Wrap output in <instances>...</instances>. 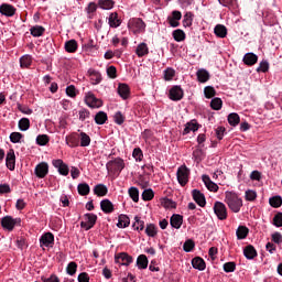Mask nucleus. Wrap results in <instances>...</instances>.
<instances>
[{
    "label": "nucleus",
    "mask_w": 282,
    "mask_h": 282,
    "mask_svg": "<svg viewBox=\"0 0 282 282\" xmlns=\"http://www.w3.org/2000/svg\"><path fill=\"white\" fill-rule=\"evenodd\" d=\"M224 202L231 213H239L243 206V199L237 193L230 191L225 192Z\"/></svg>",
    "instance_id": "nucleus-1"
},
{
    "label": "nucleus",
    "mask_w": 282,
    "mask_h": 282,
    "mask_svg": "<svg viewBox=\"0 0 282 282\" xmlns=\"http://www.w3.org/2000/svg\"><path fill=\"white\" fill-rule=\"evenodd\" d=\"M128 29L132 34H144L147 32V23L141 18H132L128 21Z\"/></svg>",
    "instance_id": "nucleus-2"
},
{
    "label": "nucleus",
    "mask_w": 282,
    "mask_h": 282,
    "mask_svg": "<svg viewBox=\"0 0 282 282\" xmlns=\"http://www.w3.org/2000/svg\"><path fill=\"white\" fill-rule=\"evenodd\" d=\"M1 227L8 232H12L17 226L21 227V218H14L12 216H4L0 220Z\"/></svg>",
    "instance_id": "nucleus-3"
},
{
    "label": "nucleus",
    "mask_w": 282,
    "mask_h": 282,
    "mask_svg": "<svg viewBox=\"0 0 282 282\" xmlns=\"http://www.w3.org/2000/svg\"><path fill=\"white\" fill-rule=\"evenodd\" d=\"M176 177L181 186H186L188 184V177H191V170L186 165H181L177 169Z\"/></svg>",
    "instance_id": "nucleus-4"
},
{
    "label": "nucleus",
    "mask_w": 282,
    "mask_h": 282,
    "mask_svg": "<svg viewBox=\"0 0 282 282\" xmlns=\"http://www.w3.org/2000/svg\"><path fill=\"white\" fill-rule=\"evenodd\" d=\"M214 213L220 221H226V219H228V208L226 207V204L219 200L214 204Z\"/></svg>",
    "instance_id": "nucleus-5"
},
{
    "label": "nucleus",
    "mask_w": 282,
    "mask_h": 282,
    "mask_svg": "<svg viewBox=\"0 0 282 282\" xmlns=\"http://www.w3.org/2000/svg\"><path fill=\"white\" fill-rule=\"evenodd\" d=\"M108 171H112V173H122V171L124 170V160L122 158H116L111 161H109L106 164Z\"/></svg>",
    "instance_id": "nucleus-6"
},
{
    "label": "nucleus",
    "mask_w": 282,
    "mask_h": 282,
    "mask_svg": "<svg viewBox=\"0 0 282 282\" xmlns=\"http://www.w3.org/2000/svg\"><path fill=\"white\" fill-rule=\"evenodd\" d=\"M96 221H98V216L96 214H85L80 227L84 228V230H91V228L96 226Z\"/></svg>",
    "instance_id": "nucleus-7"
},
{
    "label": "nucleus",
    "mask_w": 282,
    "mask_h": 282,
    "mask_svg": "<svg viewBox=\"0 0 282 282\" xmlns=\"http://www.w3.org/2000/svg\"><path fill=\"white\" fill-rule=\"evenodd\" d=\"M85 102L87 107H90V109H100V107H102V100L96 98V95L91 91L86 94Z\"/></svg>",
    "instance_id": "nucleus-8"
},
{
    "label": "nucleus",
    "mask_w": 282,
    "mask_h": 282,
    "mask_svg": "<svg viewBox=\"0 0 282 282\" xmlns=\"http://www.w3.org/2000/svg\"><path fill=\"white\" fill-rule=\"evenodd\" d=\"M47 173H50V164L47 162H41L34 169V174L39 180L47 177Z\"/></svg>",
    "instance_id": "nucleus-9"
},
{
    "label": "nucleus",
    "mask_w": 282,
    "mask_h": 282,
    "mask_svg": "<svg viewBox=\"0 0 282 282\" xmlns=\"http://www.w3.org/2000/svg\"><path fill=\"white\" fill-rule=\"evenodd\" d=\"M169 98L170 100H173V102H178V100H182V98H184V89H182V86H173L169 90Z\"/></svg>",
    "instance_id": "nucleus-10"
},
{
    "label": "nucleus",
    "mask_w": 282,
    "mask_h": 282,
    "mask_svg": "<svg viewBox=\"0 0 282 282\" xmlns=\"http://www.w3.org/2000/svg\"><path fill=\"white\" fill-rule=\"evenodd\" d=\"M54 246V234L45 232L40 238V247L41 248H52Z\"/></svg>",
    "instance_id": "nucleus-11"
},
{
    "label": "nucleus",
    "mask_w": 282,
    "mask_h": 282,
    "mask_svg": "<svg viewBox=\"0 0 282 282\" xmlns=\"http://www.w3.org/2000/svg\"><path fill=\"white\" fill-rule=\"evenodd\" d=\"M52 164L55 169H57L59 175H64V176L69 175V166H67V164H65L63 160L61 159L53 160Z\"/></svg>",
    "instance_id": "nucleus-12"
},
{
    "label": "nucleus",
    "mask_w": 282,
    "mask_h": 282,
    "mask_svg": "<svg viewBox=\"0 0 282 282\" xmlns=\"http://www.w3.org/2000/svg\"><path fill=\"white\" fill-rule=\"evenodd\" d=\"M0 14H2V17L12 18L17 14V8L12 4L2 3L0 6Z\"/></svg>",
    "instance_id": "nucleus-13"
},
{
    "label": "nucleus",
    "mask_w": 282,
    "mask_h": 282,
    "mask_svg": "<svg viewBox=\"0 0 282 282\" xmlns=\"http://www.w3.org/2000/svg\"><path fill=\"white\" fill-rule=\"evenodd\" d=\"M192 197L194 202H196V204L200 206V208H204L206 206V196L199 189H193Z\"/></svg>",
    "instance_id": "nucleus-14"
},
{
    "label": "nucleus",
    "mask_w": 282,
    "mask_h": 282,
    "mask_svg": "<svg viewBox=\"0 0 282 282\" xmlns=\"http://www.w3.org/2000/svg\"><path fill=\"white\" fill-rule=\"evenodd\" d=\"M183 224H184V216L180 214H173L171 216L170 225L172 226V228H175V230H180Z\"/></svg>",
    "instance_id": "nucleus-15"
},
{
    "label": "nucleus",
    "mask_w": 282,
    "mask_h": 282,
    "mask_svg": "<svg viewBox=\"0 0 282 282\" xmlns=\"http://www.w3.org/2000/svg\"><path fill=\"white\" fill-rule=\"evenodd\" d=\"M6 164L9 171H14L17 164V155L14 154V150H9L7 153Z\"/></svg>",
    "instance_id": "nucleus-16"
},
{
    "label": "nucleus",
    "mask_w": 282,
    "mask_h": 282,
    "mask_svg": "<svg viewBox=\"0 0 282 282\" xmlns=\"http://www.w3.org/2000/svg\"><path fill=\"white\" fill-rule=\"evenodd\" d=\"M88 76L91 85H100L102 83V74L94 68L88 69Z\"/></svg>",
    "instance_id": "nucleus-17"
},
{
    "label": "nucleus",
    "mask_w": 282,
    "mask_h": 282,
    "mask_svg": "<svg viewBox=\"0 0 282 282\" xmlns=\"http://www.w3.org/2000/svg\"><path fill=\"white\" fill-rule=\"evenodd\" d=\"M117 91L122 100H128L129 96H131V88L127 84H119Z\"/></svg>",
    "instance_id": "nucleus-18"
},
{
    "label": "nucleus",
    "mask_w": 282,
    "mask_h": 282,
    "mask_svg": "<svg viewBox=\"0 0 282 282\" xmlns=\"http://www.w3.org/2000/svg\"><path fill=\"white\" fill-rule=\"evenodd\" d=\"M108 25L109 28L116 29L122 25V20L118 18V12H111L108 17Z\"/></svg>",
    "instance_id": "nucleus-19"
},
{
    "label": "nucleus",
    "mask_w": 282,
    "mask_h": 282,
    "mask_svg": "<svg viewBox=\"0 0 282 282\" xmlns=\"http://www.w3.org/2000/svg\"><path fill=\"white\" fill-rule=\"evenodd\" d=\"M203 182L206 188H208L212 193H217V191H219V185H217L215 182H212L209 175H203Z\"/></svg>",
    "instance_id": "nucleus-20"
},
{
    "label": "nucleus",
    "mask_w": 282,
    "mask_h": 282,
    "mask_svg": "<svg viewBox=\"0 0 282 282\" xmlns=\"http://www.w3.org/2000/svg\"><path fill=\"white\" fill-rule=\"evenodd\" d=\"M135 54L138 58H143V56H149V45L144 42L138 44L135 48Z\"/></svg>",
    "instance_id": "nucleus-21"
},
{
    "label": "nucleus",
    "mask_w": 282,
    "mask_h": 282,
    "mask_svg": "<svg viewBox=\"0 0 282 282\" xmlns=\"http://www.w3.org/2000/svg\"><path fill=\"white\" fill-rule=\"evenodd\" d=\"M100 208L106 215H110L115 210L113 203L107 198L100 202Z\"/></svg>",
    "instance_id": "nucleus-22"
},
{
    "label": "nucleus",
    "mask_w": 282,
    "mask_h": 282,
    "mask_svg": "<svg viewBox=\"0 0 282 282\" xmlns=\"http://www.w3.org/2000/svg\"><path fill=\"white\" fill-rule=\"evenodd\" d=\"M242 61L245 65L252 67V65H257V61H259V57L254 53H246Z\"/></svg>",
    "instance_id": "nucleus-23"
},
{
    "label": "nucleus",
    "mask_w": 282,
    "mask_h": 282,
    "mask_svg": "<svg viewBox=\"0 0 282 282\" xmlns=\"http://www.w3.org/2000/svg\"><path fill=\"white\" fill-rule=\"evenodd\" d=\"M214 33L218 39H226L228 36V29L224 24H217L214 28Z\"/></svg>",
    "instance_id": "nucleus-24"
},
{
    "label": "nucleus",
    "mask_w": 282,
    "mask_h": 282,
    "mask_svg": "<svg viewBox=\"0 0 282 282\" xmlns=\"http://www.w3.org/2000/svg\"><path fill=\"white\" fill-rule=\"evenodd\" d=\"M198 83H208L210 80V73L207 69L200 68L196 72Z\"/></svg>",
    "instance_id": "nucleus-25"
},
{
    "label": "nucleus",
    "mask_w": 282,
    "mask_h": 282,
    "mask_svg": "<svg viewBox=\"0 0 282 282\" xmlns=\"http://www.w3.org/2000/svg\"><path fill=\"white\" fill-rule=\"evenodd\" d=\"M192 265L194 270H199V272H203V270H206V261H204L200 257H196L192 260Z\"/></svg>",
    "instance_id": "nucleus-26"
},
{
    "label": "nucleus",
    "mask_w": 282,
    "mask_h": 282,
    "mask_svg": "<svg viewBox=\"0 0 282 282\" xmlns=\"http://www.w3.org/2000/svg\"><path fill=\"white\" fill-rule=\"evenodd\" d=\"M131 224V219L129 216L121 214L118 216V223L117 228H129V225Z\"/></svg>",
    "instance_id": "nucleus-27"
},
{
    "label": "nucleus",
    "mask_w": 282,
    "mask_h": 282,
    "mask_svg": "<svg viewBox=\"0 0 282 282\" xmlns=\"http://www.w3.org/2000/svg\"><path fill=\"white\" fill-rule=\"evenodd\" d=\"M109 193V188H107V185L105 184H97L94 187V194L97 195V197H105Z\"/></svg>",
    "instance_id": "nucleus-28"
},
{
    "label": "nucleus",
    "mask_w": 282,
    "mask_h": 282,
    "mask_svg": "<svg viewBox=\"0 0 282 282\" xmlns=\"http://www.w3.org/2000/svg\"><path fill=\"white\" fill-rule=\"evenodd\" d=\"M97 6L101 10H113V7L116 6V1H113V0H98Z\"/></svg>",
    "instance_id": "nucleus-29"
},
{
    "label": "nucleus",
    "mask_w": 282,
    "mask_h": 282,
    "mask_svg": "<svg viewBox=\"0 0 282 282\" xmlns=\"http://www.w3.org/2000/svg\"><path fill=\"white\" fill-rule=\"evenodd\" d=\"M243 256L246 257V259L252 260L257 257V249H254L252 245H248L243 249Z\"/></svg>",
    "instance_id": "nucleus-30"
},
{
    "label": "nucleus",
    "mask_w": 282,
    "mask_h": 282,
    "mask_svg": "<svg viewBox=\"0 0 282 282\" xmlns=\"http://www.w3.org/2000/svg\"><path fill=\"white\" fill-rule=\"evenodd\" d=\"M65 51L68 52V54H74L78 50V42L76 40H69L65 42Z\"/></svg>",
    "instance_id": "nucleus-31"
},
{
    "label": "nucleus",
    "mask_w": 282,
    "mask_h": 282,
    "mask_svg": "<svg viewBox=\"0 0 282 282\" xmlns=\"http://www.w3.org/2000/svg\"><path fill=\"white\" fill-rule=\"evenodd\" d=\"M96 10H98V4H96V2H89L85 9V12L87 13V19H94Z\"/></svg>",
    "instance_id": "nucleus-32"
},
{
    "label": "nucleus",
    "mask_w": 282,
    "mask_h": 282,
    "mask_svg": "<svg viewBox=\"0 0 282 282\" xmlns=\"http://www.w3.org/2000/svg\"><path fill=\"white\" fill-rule=\"evenodd\" d=\"M137 265L139 270H147V268H149V258H147L144 254H140L137 258Z\"/></svg>",
    "instance_id": "nucleus-33"
},
{
    "label": "nucleus",
    "mask_w": 282,
    "mask_h": 282,
    "mask_svg": "<svg viewBox=\"0 0 282 282\" xmlns=\"http://www.w3.org/2000/svg\"><path fill=\"white\" fill-rule=\"evenodd\" d=\"M30 33L34 36V39H39L45 34V29L42 25H34L30 29Z\"/></svg>",
    "instance_id": "nucleus-34"
},
{
    "label": "nucleus",
    "mask_w": 282,
    "mask_h": 282,
    "mask_svg": "<svg viewBox=\"0 0 282 282\" xmlns=\"http://www.w3.org/2000/svg\"><path fill=\"white\" fill-rule=\"evenodd\" d=\"M32 65V55H23L20 57V67L22 69H28Z\"/></svg>",
    "instance_id": "nucleus-35"
},
{
    "label": "nucleus",
    "mask_w": 282,
    "mask_h": 282,
    "mask_svg": "<svg viewBox=\"0 0 282 282\" xmlns=\"http://www.w3.org/2000/svg\"><path fill=\"white\" fill-rule=\"evenodd\" d=\"M145 235L152 239L158 237V226H155V224H148L145 227Z\"/></svg>",
    "instance_id": "nucleus-36"
},
{
    "label": "nucleus",
    "mask_w": 282,
    "mask_h": 282,
    "mask_svg": "<svg viewBox=\"0 0 282 282\" xmlns=\"http://www.w3.org/2000/svg\"><path fill=\"white\" fill-rule=\"evenodd\" d=\"M250 232V229H248V227L246 226H239L236 230V236L237 239L241 240V239H246V237H248V234Z\"/></svg>",
    "instance_id": "nucleus-37"
},
{
    "label": "nucleus",
    "mask_w": 282,
    "mask_h": 282,
    "mask_svg": "<svg viewBox=\"0 0 282 282\" xmlns=\"http://www.w3.org/2000/svg\"><path fill=\"white\" fill-rule=\"evenodd\" d=\"M172 36H173L174 41H176V43H182V41H184L186 39V33H184V31H182V29H177V30L173 31Z\"/></svg>",
    "instance_id": "nucleus-38"
},
{
    "label": "nucleus",
    "mask_w": 282,
    "mask_h": 282,
    "mask_svg": "<svg viewBox=\"0 0 282 282\" xmlns=\"http://www.w3.org/2000/svg\"><path fill=\"white\" fill-rule=\"evenodd\" d=\"M107 120H108V117H107V112L105 111H99L95 115L96 124H105Z\"/></svg>",
    "instance_id": "nucleus-39"
},
{
    "label": "nucleus",
    "mask_w": 282,
    "mask_h": 282,
    "mask_svg": "<svg viewBox=\"0 0 282 282\" xmlns=\"http://www.w3.org/2000/svg\"><path fill=\"white\" fill-rule=\"evenodd\" d=\"M210 107L214 111H219L224 107V101L219 97H215L210 101Z\"/></svg>",
    "instance_id": "nucleus-40"
},
{
    "label": "nucleus",
    "mask_w": 282,
    "mask_h": 282,
    "mask_svg": "<svg viewBox=\"0 0 282 282\" xmlns=\"http://www.w3.org/2000/svg\"><path fill=\"white\" fill-rule=\"evenodd\" d=\"M163 78L166 82L173 80L175 78V70L173 67H167L163 70Z\"/></svg>",
    "instance_id": "nucleus-41"
},
{
    "label": "nucleus",
    "mask_w": 282,
    "mask_h": 282,
    "mask_svg": "<svg viewBox=\"0 0 282 282\" xmlns=\"http://www.w3.org/2000/svg\"><path fill=\"white\" fill-rule=\"evenodd\" d=\"M133 230L142 231L144 230V220L140 216L134 217V223L132 224Z\"/></svg>",
    "instance_id": "nucleus-42"
},
{
    "label": "nucleus",
    "mask_w": 282,
    "mask_h": 282,
    "mask_svg": "<svg viewBox=\"0 0 282 282\" xmlns=\"http://www.w3.org/2000/svg\"><path fill=\"white\" fill-rule=\"evenodd\" d=\"M80 147H89L91 144V138L86 132L79 133Z\"/></svg>",
    "instance_id": "nucleus-43"
},
{
    "label": "nucleus",
    "mask_w": 282,
    "mask_h": 282,
    "mask_svg": "<svg viewBox=\"0 0 282 282\" xmlns=\"http://www.w3.org/2000/svg\"><path fill=\"white\" fill-rule=\"evenodd\" d=\"M118 259L122 261V265H131V263H133V257L124 252L119 253Z\"/></svg>",
    "instance_id": "nucleus-44"
},
{
    "label": "nucleus",
    "mask_w": 282,
    "mask_h": 282,
    "mask_svg": "<svg viewBox=\"0 0 282 282\" xmlns=\"http://www.w3.org/2000/svg\"><path fill=\"white\" fill-rule=\"evenodd\" d=\"M240 121L241 119L239 118V115L237 112L229 113L228 122L230 127H237V124H239Z\"/></svg>",
    "instance_id": "nucleus-45"
},
{
    "label": "nucleus",
    "mask_w": 282,
    "mask_h": 282,
    "mask_svg": "<svg viewBox=\"0 0 282 282\" xmlns=\"http://www.w3.org/2000/svg\"><path fill=\"white\" fill-rule=\"evenodd\" d=\"M132 202H140V191L138 189V187H130L128 191Z\"/></svg>",
    "instance_id": "nucleus-46"
},
{
    "label": "nucleus",
    "mask_w": 282,
    "mask_h": 282,
    "mask_svg": "<svg viewBox=\"0 0 282 282\" xmlns=\"http://www.w3.org/2000/svg\"><path fill=\"white\" fill-rule=\"evenodd\" d=\"M106 74L108 78H111L112 80L118 78V69L116 66L111 65L106 68Z\"/></svg>",
    "instance_id": "nucleus-47"
},
{
    "label": "nucleus",
    "mask_w": 282,
    "mask_h": 282,
    "mask_svg": "<svg viewBox=\"0 0 282 282\" xmlns=\"http://www.w3.org/2000/svg\"><path fill=\"white\" fill-rule=\"evenodd\" d=\"M269 204L270 206H272V208H281L282 206V198L281 196H273L269 199Z\"/></svg>",
    "instance_id": "nucleus-48"
},
{
    "label": "nucleus",
    "mask_w": 282,
    "mask_h": 282,
    "mask_svg": "<svg viewBox=\"0 0 282 282\" xmlns=\"http://www.w3.org/2000/svg\"><path fill=\"white\" fill-rule=\"evenodd\" d=\"M77 270H78V264L74 261L69 262L66 267V273L69 274V276H74Z\"/></svg>",
    "instance_id": "nucleus-49"
},
{
    "label": "nucleus",
    "mask_w": 282,
    "mask_h": 282,
    "mask_svg": "<svg viewBox=\"0 0 282 282\" xmlns=\"http://www.w3.org/2000/svg\"><path fill=\"white\" fill-rule=\"evenodd\" d=\"M77 191H78L79 195L85 196V195H87L91 189H90V187H89V184H87V183H82V184H78Z\"/></svg>",
    "instance_id": "nucleus-50"
},
{
    "label": "nucleus",
    "mask_w": 282,
    "mask_h": 282,
    "mask_svg": "<svg viewBox=\"0 0 282 282\" xmlns=\"http://www.w3.org/2000/svg\"><path fill=\"white\" fill-rule=\"evenodd\" d=\"M18 127L20 131H28V129H30V119L28 118L20 119L18 122Z\"/></svg>",
    "instance_id": "nucleus-51"
},
{
    "label": "nucleus",
    "mask_w": 282,
    "mask_h": 282,
    "mask_svg": "<svg viewBox=\"0 0 282 282\" xmlns=\"http://www.w3.org/2000/svg\"><path fill=\"white\" fill-rule=\"evenodd\" d=\"M153 197H155V193H153V189L148 188V189L143 191V193H142L143 202H151V199H153Z\"/></svg>",
    "instance_id": "nucleus-52"
},
{
    "label": "nucleus",
    "mask_w": 282,
    "mask_h": 282,
    "mask_svg": "<svg viewBox=\"0 0 282 282\" xmlns=\"http://www.w3.org/2000/svg\"><path fill=\"white\" fill-rule=\"evenodd\" d=\"M50 142V137L47 134H40L36 137V144L39 147H45Z\"/></svg>",
    "instance_id": "nucleus-53"
},
{
    "label": "nucleus",
    "mask_w": 282,
    "mask_h": 282,
    "mask_svg": "<svg viewBox=\"0 0 282 282\" xmlns=\"http://www.w3.org/2000/svg\"><path fill=\"white\" fill-rule=\"evenodd\" d=\"M195 249V241L193 239H187L183 245L184 252H193Z\"/></svg>",
    "instance_id": "nucleus-54"
},
{
    "label": "nucleus",
    "mask_w": 282,
    "mask_h": 282,
    "mask_svg": "<svg viewBox=\"0 0 282 282\" xmlns=\"http://www.w3.org/2000/svg\"><path fill=\"white\" fill-rule=\"evenodd\" d=\"M9 138L10 142H12L13 144H19V142H21V139L23 138V134L21 132H12Z\"/></svg>",
    "instance_id": "nucleus-55"
},
{
    "label": "nucleus",
    "mask_w": 282,
    "mask_h": 282,
    "mask_svg": "<svg viewBox=\"0 0 282 282\" xmlns=\"http://www.w3.org/2000/svg\"><path fill=\"white\" fill-rule=\"evenodd\" d=\"M184 28H191L193 25V13L187 12L183 19Z\"/></svg>",
    "instance_id": "nucleus-56"
},
{
    "label": "nucleus",
    "mask_w": 282,
    "mask_h": 282,
    "mask_svg": "<svg viewBox=\"0 0 282 282\" xmlns=\"http://www.w3.org/2000/svg\"><path fill=\"white\" fill-rule=\"evenodd\" d=\"M204 94H205V98H214V96L217 94V91L215 90V88L213 86H206L204 88Z\"/></svg>",
    "instance_id": "nucleus-57"
},
{
    "label": "nucleus",
    "mask_w": 282,
    "mask_h": 282,
    "mask_svg": "<svg viewBox=\"0 0 282 282\" xmlns=\"http://www.w3.org/2000/svg\"><path fill=\"white\" fill-rule=\"evenodd\" d=\"M161 205L163 206V208H176L177 204L175 202H173V199L171 198H164L161 202Z\"/></svg>",
    "instance_id": "nucleus-58"
},
{
    "label": "nucleus",
    "mask_w": 282,
    "mask_h": 282,
    "mask_svg": "<svg viewBox=\"0 0 282 282\" xmlns=\"http://www.w3.org/2000/svg\"><path fill=\"white\" fill-rule=\"evenodd\" d=\"M78 116H79V120L82 122H85V120L89 119V116H91V112H89V110L85 109V108H82L79 111H78Z\"/></svg>",
    "instance_id": "nucleus-59"
},
{
    "label": "nucleus",
    "mask_w": 282,
    "mask_h": 282,
    "mask_svg": "<svg viewBox=\"0 0 282 282\" xmlns=\"http://www.w3.org/2000/svg\"><path fill=\"white\" fill-rule=\"evenodd\" d=\"M132 156L137 162H142V158H144V154L142 153V149L135 148L132 152Z\"/></svg>",
    "instance_id": "nucleus-60"
},
{
    "label": "nucleus",
    "mask_w": 282,
    "mask_h": 282,
    "mask_svg": "<svg viewBox=\"0 0 282 282\" xmlns=\"http://www.w3.org/2000/svg\"><path fill=\"white\" fill-rule=\"evenodd\" d=\"M273 226H275V228H282V213L281 212H279L278 214L274 215Z\"/></svg>",
    "instance_id": "nucleus-61"
},
{
    "label": "nucleus",
    "mask_w": 282,
    "mask_h": 282,
    "mask_svg": "<svg viewBox=\"0 0 282 282\" xmlns=\"http://www.w3.org/2000/svg\"><path fill=\"white\" fill-rule=\"evenodd\" d=\"M113 121L116 122V124H124V115H122L121 111H117L113 115Z\"/></svg>",
    "instance_id": "nucleus-62"
},
{
    "label": "nucleus",
    "mask_w": 282,
    "mask_h": 282,
    "mask_svg": "<svg viewBox=\"0 0 282 282\" xmlns=\"http://www.w3.org/2000/svg\"><path fill=\"white\" fill-rule=\"evenodd\" d=\"M268 69H270V63H268V61H262L259 64V67L257 68V72H262V74H265V72H268Z\"/></svg>",
    "instance_id": "nucleus-63"
},
{
    "label": "nucleus",
    "mask_w": 282,
    "mask_h": 282,
    "mask_svg": "<svg viewBox=\"0 0 282 282\" xmlns=\"http://www.w3.org/2000/svg\"><path fill=\"white\" fill-rule=\"evenodd\" d=\"M237 264L235 262H227L224 264V271L227 273L235 272Z\"/></svg>",
    "instance_id": "nucleus-64"
}]
</instances>
